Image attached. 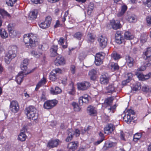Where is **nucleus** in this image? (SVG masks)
<instances>
[{"mask_svg": "<svg viewBox=\"0 0 151 151\" xmlns=\"http://www.w3.org/2000/svg\"><path fill=\"white\" fill-rule=\"evenodd\" d=\"M17 48L15 45L9 47L8 52L6 54L4 58V61L6 64H9L12 60L16 56Z\"/></svg>", "mask_w": 151, "mask_h": 151, "instance_id": "nucleus-1", "label": "nucleus"}, {"mask_svg": "<svg viewBox=\"0 0 151 151\" xmlns=\"http://www.w3.org/2000/svg\"><path fill=\"white\" fill-rule=\"evenodd\" d=\"M23 37L25 43L29 44L31 47L35 46L38 44L37 37L32 33L24 35Z\"/></svg>", "mask_w": 151, "mask_h": 151, "instance_id": "nucleus-2", "label": "nucleus"}, {"mask_svg": "<svg viewBox=\"0 0 151 151\" xmlns=\"http://www.w3.org/2000/svg\"><path fill=\"white\" fill-rule=\"evenodd\" d=\"M26 114L28 118L34 120L38 118V114L36 113V108L33 106H30L26 109Z\"/></svg>", "mask_w": 151, "mask_h": 151, "instance_id": "nucleus-3", "label": "nucleus"}, {"mask_svg": "<svg viewBox=\"0 0 151 151\" xmlns=\"http://www.w3.org/2000/svg\"><path fill=\"white\" fill-rule=\"evenodd\" d=\"M113 99L111 97H109L106 99L105 100V104L106 105L105 110L109 113H113L114 112L115 109L116 108V104L114 105L113 106H111Z\"/></svg>", "mask_w": 151, "mask_h": 151, "instance_id": "nucleus-4", "label": "nucleus"}, {"mask_svg": "<svg viewBox=\"0 0 151 151\" xmlns=\"http://www.w3.org/2000/svg\"><path fill=\"white\" fill-rule=\"evenodd\" d=\"M134 114V112L133 110L131 109H128L126 111L125 114L123 117L124 119L127 123L129 124L133 119Z\"/></svg>", "mask_w": 151, "mask_h": 151, "instance_id": "nucleus-5", "label": "nucleus"}, {"mask_svg": "<svg viewBox=\"0 0 151 151\" xmlns=\"http://www.w3.org/2000/svg\"><path fill=\"white\" fill-rule=\"evenodd\" d=\"M52 18L50 16H47L44 22L38 23L40 27L42 29H45L49 27L51 23Z\"/></svg>", "mask_w": 151, "mask_h": 151, "instance_id": "nucleus-6", "label": "nucleus"}, {"mask_svg": "<svg viewBox=\"0 0 151 151\" xmlns=\"http://www.w3.org/2000/svg\"><path fill=\"white\" fill-rule=\"evenodd\" d=\"M119 83L117 81L114 82L112 84L109 85L106 88L107 93H112L113 92H116L117 90Z\"/></svg>", "mask_w": 151, "mask_h": 151, "instance_id": "nucleus-7", "label": "nucleus"}, {"mask_svg": "<svg viewBox=\"0 0 151 151\" xmlns=\"http://www.w3.org/2000/svg\"><path fill=\"white\" fill-rule=\"evenodd\" d=\"M57 103L58 101L55 99L48 100L44 103V107L46 109H50L55 106Z\"/></svg>", "mask_w": 151, "mask_h": 151, "instance_id": "nucleus-8", "label": "nucleus"}, {"mask_svg": "<svg viewBox=\"0 0 151 151\" xmlns=\"http://www.w3.org/2000/svg\"><path fill=\"white\" fill-rule=\"evenodd\" d=\"M59 140L58 139H51L47 143V147L50 149L57 147L59 145Z\"/></svg>", "mask_w": 151, "mask_h": 151, "instance_id": "nucleus-9", "label": "nucleus"}, {"mask_svg": "<svg viewBox=\"0 0 151 151\" xmlns=\"http://www.w3.org/2000/svg\"><path fill=\"white\" fill-rule=\"evenodd\" d=\"M10 109L12 112H17L19 109V106L18 102L15 101H12L11 102Z\"/></svg>", "mask_w": 151, "mask_h": 151, "instance_id": "nucleus-10", "label": "nucleus"}, {"mask_svg": "<svg viewBox=\"0 0 151 151\" xmlns=\"http://www.w3.org/2000/svg\"><path fill=\"white\" fill-rule=\"evenodd\" d=\"M90 84L89 82L87 81L78 83L77 84L78 88L81 90H85L88 89L90 86Z\"/></svg>", "mask_w": 151, "mask_h": 151, "instance_id": "nucleus-11", "label": "nucleus"}, {"mask_svg": "<svg viewBox=\"0 0 151 151\" xmlns=\"http://www.w3.org/2000/svg\"><path fill=\"white\" fill-rule=\"evenodd\" d=\"M104 58L102 54L98 53L96 54L95 57V63L96 65H99L102 63V60Z\"/></svg>", "mask_w": 151, "mask_h": 151, "instance_id": "nucleus-12", "label": "nucleus"}, {"mask_svg": "<svg viewBox=\"0 0 151 151\" xmlns=\"http://www.w3.org/2000/svg\"><path fill=\"white\" fill-rule=\"evenodd\" d=\"M98 41L99 42V45L102 48H104L107 45V38L105 37L100 36L98 39Z\"/></svg>", "mask_w": 151, "mask_h": 151, "instance_id": "nucleus-13", "label": "nucleus"}, {"mask_svg": "<svg viewBox=\"0 0 151 151\" xmlns=\"http://www.w3.org/2000/svg\"><path fill=\"white\" fill-rule=\"evenodd\" d=\"M65 60L64 58L60 56L57 57L55 60V64L57 66L63 65L65 64Z\"/></svg>", "mask_w": 151, "mask_h": 151, "instance_id": "nucleus-14", "label": "nucleus"}, {"mask_svg": "<svg viewBox=\"0 0 151 151\" xmlns=\"http://www.w3.org/2000/svg\"><path fill=\"white\" fill-rule=\"evenodd\" d=\"M88 96L84 94L79 98V103L80 105H82L83 103H87L88 102Z\"/></svg>", "mask_w": 151, "mask_h": 151, "instance_id": "nucleus-15", "label": "nucleus"}, {"mask_svg": "<svg viewBox=\"0 0 151 151\" xmlns=\"http://www.w3.org/2000/svg\"><path fill=\"white\" fill-rule=\"evenodd\" d=\"M110 24L113 29L115 30L119 29L121 27V25L119 20L115 21L112 20L110 22Z\"/></svg>", "mask_w": 151, "mask_h": 151, "instance_id": "nucleus-16", "label": "nucleus"}, {"mask_svg": "<svg viewBox=\"0 0 151 151\" xmlns=\"http://www.w3.org/2000/svg\"><path fill=\"white\" fill-rule=\"evenodd\" d=\"M27 130L25 127L23 128V129L21 130V132L18 136L19 140L22 141L25 140L27 136L25 133V132Z\"/></svg>", "mask_w": 151, "mask_h": 151, "instance_id": "nucleus-17", "label": "nucleus"}, {"mask_svg": "<svg viewBox=\"0 0 151 151\" xmlns=\"http://www.w3.org/2000/svg\"><path fill=\"white\" fill-rule=\"evenodd\" d=\"M109 77L107 74L102 75L100 78V82L102 84H106L109 82Z\"/></svg>", "mask_w": 151, "mask_h": 151, "instance_id": "nucleus-18", "label": "nucleus"}, {"mask_svg": "<svg viewBox=\"0 0 151 151\" xmlns=\"http://www.w3.org/2000/svg\"><path fill=\"white\" fill-rule=\"evenodd\" d=\"M114 128L113 124H109L104 128V133L105 134H109L111 133L114 130Z\"/></svg>", "mask_w": 151, "mask_h": 151, "instance_id": "nucleus-19", "label": "nucleus"}, {"mask_svg": "<svg viewBox=\"0 0 151 151\" xmlns=\"http://www.w3.org/2000/svg\"><path fill=\"white\" fill-rule=\"evenodd\" d=\"M24 71L19 73L16 77V81L18 83H20L22 81L24 77Z\"/></svg>", "mask_w": 151, "mask_h": 151, "instance_id": "nucleus-20", "label": "nucleus"}, {"mask_svg": "<svg viewBox=\"0 0 151 151\" xmlns=\"http://www.w3.org/2000/svg\"><path fill=\"white\" fill-rule=\"evenodd\" d=\"M46 82L47 81L46 78L43 77L37 84L35 90L36 91L38 90L40 87L44 85Z\"/></svg>", "mask_w": 151, "mask_h": 151, "instance_id": "nucleus-21", "label": "nucleus"}, {"mask_svg": "<svg viewBox=\"0 0 151 151\" xmlns=\"http://www.w3.org/2000/svg\"><path fill=\"white\" fill-rule=\"evenodd\" d=\"M132 91H137L139 90L141 88V84L140 83H135L132 85L131 86Z\"/></svg>", "mask_w": 151, "mask_h": 151, "instance_id": "nucleus-22", "label": "nucleus"}, {"mask_svg": "<svg viewBox=\"0 0 151 151\" xmlns=\"http://www.w3.org/2000/svg\"><path fill=\"white\" fill-rule=\"evenodd\" d=\"M78 144L75 142H72L68 145V148L69 151H74L77 148Z\"/></svg>", "mask_w": 151, "mask_h": 151, "instance_id": "nucleus-23", "label": "nucleus"}, {"mask_svg": "<svg viewBox=\"0 0 151 151\" xmlns=\"http://www.w3.org/2000/svg\"><path fill=\"white\" fill-rule=\"evenodd\" d=\"M126 63L129 67H132L134 63V61L132 58L129 56L126 57Z\"/></svg>", "mask_w": 151, "mask_h": 151, "instance_id": "nucleus-24", "label": "nucleus"}, {"mask_svg": "<svg viewBox=\"0 0 151 151\" xmlns=\"http://www.w3.org/2000/svg\"><path fill=\"white\" fill-rule=\"evenodd\" d=\"M28 63V60L27 59L24 60L20 65V68L23 71L26 70L27 68V65Z\"/></svg>", "mask_w": 151, "mask_h": 151, "instance_id": "nucleus-25", "label": "nucleus"}, {"mask_svg": "<svg viewBox=\"0 0 151 151\" xmlns=\"http://www.w3.org/2000/svg\"><path fill=\"white\" fill-rule=\"evenodd\" d=\"M50 93L52 95H55L60 93L61 92V90L58 87H55V88L51 87L50 90Z\"/></svg>", "mask_w": 151, "mask_h": 151, "instance_id": "nucleus-26", "label": "nucleus"}, {"mask_svg": "<svg viewBox=\"0 0 151 151\" xmlns=\"http://www.w3.org/2000/svg\"><path fill=\"white\" fill-rule=\"evenodd\" d=\"M8 33L4 29H0V36L2 38L6 39L8 37Z\"/></svg>", "mask_w": 151, "mask_h": 151, "instance_id": "nucleus-27", "label": "nucleus"}, {"mask_svg": "<svg viewBox=\"0 0 151 151\" xmlns=\"http://www.w3.org/2000/svg\"><path fill=\"white\" fill-rule=\"evenodd\" d=\"M57 50L58 46L57 45H53L52 46L50 49V51L52 56L53 57L57 55Z\"/></svg>", "mask_w": 151, "mask_h": 151, "instance_id": "nucleus-28", "label": "nucleus"}, {"mask_svg": "<svg viewBox=\"0 0 151 151\" xmlns=\"http://www.w3.org/2000/svg\"><path fill=\"white\" fill-rule=\"evenodd\" d=\"M87 110L90 115H95L96 114L97 111L96 109L92 106H89L88 107Z\"/></svg>", "mask_w": 151, "mask_h": 151, "instance_id": "nucleus-29", "label": "nucleus"}, {"mask_svg": "<svg viewBox=\"0 0 151 151\" xmlns=\"http://www.w3.org/2000/svg\"><path fill=\"white\" fill-rule=\"evenodd\" d=\"M31 54L36 58H39L42 55V52L41 50L37 51L33 50L31 52Z\"/></svg>", "mask_w": 151, "mask_h": 151, "instance_id": "nucleus-30", "label": "nucleus"}, {"mask_svg": "<svg viewBox=\"0 0 151 151\" xmlns=\"http://www.w3.org/2000/svg\"><path fill=\"white\" fill-rule=\"evenodd\" d=\"M96 71L94 69H92L90 71L89 73V75L90 76L91 79L94 80L96 78Z\"/></svg>", "mask_w": 151, "mask_h": 151, "instance_id": "nucleus-31", "label": "nucleus"}, {"mask_svg": "<svg viewBox=\"0 0 151 151\" xmlns=\"http://www.w3.org/2000/svg\"><path fill=\"white\" fill-rule=\"evenodd\" d=\"M124 38L127 40H130L134 38L133 35L129 31H127L124 33Z\"/></svg>", "mask_w": 151, "mask_h": 151, "instance_id": "nucleus-32", "label": "nucleus"}, {"mask_svg": "<svg viewBox=\"0 0 151 151\" xmlns=\"http://www.w3.org/2000/svg\"><path fill=\"white\" fill-rule=\"evenodd\" d=\"M38 13L37 11L36 10H34L31 12L29 14V17L32 19H35L36 18Z\"/></svg>", "mask_w": 151, "mask_h": 151, "instance_id": "nucleus-33", "label": "nucleus"}, {"mask_svg": "<svg viewBox=\"0 0 151 151\" xmlns=\"http://www.w3.org/2000/svg\"><path fill=\"white\" fill-rule=\"evenodd\" d=\"M72 129H69L68 132V136L66 139V141L67 142H69L71 141L73 138V135L72 132Z\"/></svg>", "mask_w": 151, "mask_h": 151, "instance_id": "nucleus-34", "label": "nucleus"}, {"mask_svg": "<svg viewBox=\"0 0 151 151\" xmlns=\"http://www.w3.org/2000/svg\"><path fill=\"white\" fill-rule=\"evenodd\" d=\"M87 40L88 42H93L95 40V37L91 33H89L87 35Z\"/></svg>", "mask_w": 151, "mask_h": 151, "instance_id": "nucleus-35", "label": "nucleus"}, {"mask_svg": "<svg viewBox=\"0 0 151 151\" xmlns=\"http://www.w3.org/2000/svg\"><path fill=\"white\" fill-rule=\"evenodd\" d=\"M110 66L112 70H116L119 69V67L117 63H111L110 64Z\"/></svg>", "mask_w": 151, "mask_h": 151, "instance_id": "nucleus-36", "label": "nucleus"}, {"mask_svg": "<svg viewBox=\"0 0 151 151\" xmlns=\"http://www.w3.org/2000/svg\"><path fill=\"white\" fill-rule=\"evenodd\" d=\"M127 9V6H126L124 5L122 6L121 10L117 14L118 17L122 16L125 13Z\"/></svg>", "mask_w": 151, "mask_h": 151, "instance_id": "nucleus-37", "label": "nucleus"}, {"mask_svg": "<svg viewBox=\"0 0 151 151\" xmlns=\"http://www.w3.org/2000/svg\"><path fill=\"white\" fill-rule=\"evenodd\" d=\"M83 35L82 33L80 32H78L75 34L73 36L74 38L80 40L81 39Z\"/></svg>", "mask_w": 151, "mask_h": 151, "instance_id": "nucleus-38", "label": "nucleus"}, {"mask_svg": "<svg viewBox=\"0 0 151 151\" xmlns=\"http://www.w3.org/2000/svg\"><path fill=\"white\" fill-rule=\"evenodd\" d=\"M142 134L141 133H137L134 136L133 140L134 142H137L141 138Z\"/></svg>", "mask_w": 151, "mask_h": 151, "instance_id": "nucleus-39", "label": "nucleus"}, {"mask_svg": "<svg viewBox=\"0 0 151 151\" xmlns=\"http://www.w3.org/2000/svg\"><path fill=\"white\" fill-rule=\"evenodd\" d=\"M0 14L3 16L10 17V14L3 9H0Z\"/></svg>", "mask_w": 151, "mask_h": 151, "instance_id": "nucleus-40", "label": "nucleus"}, {"mask_svg": "<svg viewBox=\"0 0 151 151\" xmlns=\"http://www.w3.org/2000/svg\"><path fill=\"white\" fill-rule=\"evenodd\" d=\"M49 77L50 79L52 81H55L57 79L56 74L52 71L50 73Z\"/></svg>", "mask_w": 151, "mask_h": 151, "instance_id": "nucleus-41", "label": "nucleus"}, {"mask_svg": "<svg viewBox=\"0 0 151 151\" xmlns=\"http://www.w3.org/2000/svg\"><path fill=\"white\" fill-rule=\"evenodd\" d=\"M128 20L130 23L135 22L137 21V18L135 16H132L129 17Z\"/></svg>", "mask_w": 151, "mask_h": 151, "instance_id": "nucleus-42", "label": "nucleus"}, {"mask_svg": "<svg viewBox=\"0 0 151 151\" xmlns=\"http://www.w3.org/2000/svg\"><path fill=\"white\" fill-rule=\"evenodd\" d=\"M9 35L11 37L14 38L17 35V32L15 30L12 29H9Z\"/></svg>", "mask_w": 151, "mask_h": 151, "instance_id": "nucleus-43", "label": "nucleus"}, {"mask_svg": "<svg viewBox=\"0 0 151 151\" xmlns=\"http://www.w3.org/2000/svg\"><path fill=\"white\" fill-rule=\"evenodd\" d=\"M111 58L115 60H117L120 58V55L116 52H114L111 54Z\"/></svg>", "mask_w": 151, "mask_h": 151, "instance_id": "nucleus-44", "label": "nucleus"}, {"mask_svg": "<svg viewBox=\"0 0 151 151\" xmlns=\"http://www.w3.org/2000/svg\"><path fill=\"white\" fill-rule=\"evenodd\" d=\"M72 104L75 111H80V108L77 104L73 102L72 103Z\"/></svg>", "mask_w": 151, "mask_h": 151, "instance_id": "nucleus-45", "label": "nucleus"}, {"mask_svg": "<svg viewBox=\"0 0 151 151\" xmlns=\"http://www.w3.org/2000/svg\"><path fill=\"white\" fill-rule=\"evenodd\" d=\"M145 55L147 58L151 56V48L149 47L147 48V50L145 52Z\"/></svg>", "mask_w": 151, "mask_h": 151, "instance_id": "nucleus-46", "label": "nucleus"}, {"mask_svg": "<svg viewBox=\"0 0 151 151\" xmlns=\"http://www.w3.org/2000/svg\"><path fill=\"white\" fill-rule=\"evenodd\" d=\"M136 75L137 76L139 80L141 81H144V75L140 73L137 72L136 73Z\"/></svg>", "mask_w": 151, "mask_h": 151, "instance_id": "nucleus-47", "label": "nucleus"}, {"mask_svg": "<svg viewBox=\"0 0 151 151\" xmlns=\"http://www.w3.org/2000/svg\"><path fill=\"white\" fill-rule=\"evenodd\" d=\"M16 1L17 0H6V3L8 6L12 7Z\"/></svg>", "mask_w": 151, "mask_h": 151, "instance_id": "nucleus-48", "label": "nucleus"}, {"mask_svg": "<svg viewBox=\"0 0 151 151\" xmlns=\"http://www.w3.org/2000/svg\"><path fill=\"white\" fill-rule=\"evenodd\" d=\"M72 132L73 133V135H75L76 137H78L80 134V131L79 129H75L74 131L72 130Z\"/></svg>", "mask_w": 151, "mask_h": 151, "instance_id": "nucleus-49", "label": "nucleus"}, {"mask_svg": "<svg viewBox=\"0 0 151 151\" xmlns=\"http://www.w3.org/2000/svg\"><path fill=\"white\" fill-rule=\"evenodd\" d=\"M123 38L122 37H117L116 38H115L116 42L119 44H121L123 41Z\"/></svg>", "mask_w": 151, "mask_h": 151, "instance_id": "nucleus-50", "label": "nucleus"}, {"mask_svg": "<svg viewBox=\"0 0 151 151\" xmlns=\"http://www.w3.org/2000/svg\"><path fill=\"white\" fill-rule=\"evenodd\" d=\"M143 2L146 6L148 7H151V0H143Z\"/></svg>", "mask_w": 151, "mask_h": 151, "instance_id": "nucleus-51", "label": "nucleus"}, {"mask_svg": "<svg viewBox=\"0 0 151 151\" xmlns=\"http://www.w3.org/2000/svg\"><path fill=\"white\" fill-rule=\"evenodd\" d=\"M64 39L63 38H60L58 41V43L62 45V47L64 48H65L67 47V45H63L64 43Z\"/></svg>", "mask_w": 151, "mask_h": 151, "instance_id": "nucleus-52", "label": "nucleus"}, {"mask_svg": "<svg viewBox=\"0 0 151 151\" xmlns=\"http://www.w3.org/2000/svg\"><path fill=\"white\" fill-rule=\"evenodd\" d=\"M69 86L71 87V90L68 91V93L71 95H73L74 93V89L73 84H70Z\"/></svg>", "mask_w": 151, "mask_h": 151, "instance_id": "nucleus-53", "label": "nucleus"}, {"mask_svg": "<svg viewBox=\"0 0 151 151\" xmlns=\"http://www.w3.org/2000/svg\"><path fill=\"white\" fill-rule=\"evenodd\" d=\"M86 55L83 53H80L78 56V58L80 60H82L85 59Z\"/></svg>", "mask_w": 151, "mask_h": 151, "instance_id": "nucleus-54", "label": "nucleus"}, {"mask_svg": "<svg viewBox=\"0 0 151 151\" xmlns=\"http://www.w3.org/2000/svg\"><path fill=\"white\" fill-rule=\"evenodd\" d=\"M52 71L56 74L57 73H62V70L61 69L59 68H57L53 69Z\"/></svg>", "mask_w": 151, "mask_h": 151, "instance_id": "nucleus-55", "label": "nucleus"}, {"mask_svg": "<svg viewBox=\"0 0 151 151\" xmlns=\"http://www.w3.org/2000/svg\"><path fill=\"white\" fill-rule=\"evenodd\" d=\"M31 1L35 4H41L43 2V0H31Z\"/></svg>", "mask_w": 151, "mask_h": 151, "instance_id": "nucleus-56", "label": "nucleus"}, {"mask_svg": "<svg viewBox=\"0 0 151 151\" xmlns=\"http://www.w3.org/2000/svg\"><path fill=\"white\" fill-rule=\"evenodd\" d=\"M142 89L143 91L147 92L149 91V88L148 86L144 85L142 87Z\"/></svg>", "mask_w": 151, "mask_h": 151, "instance_id": "nucleus-57", "label": "nucleus"}, {"mask_svg": "<svg viewBox=\"0 0 151 151\" xmlns=\"http://www.w3.org/2000/svg\"><path fill=\"white\" fill-rule=\"evenodd\" d=\"M133 75L131 73H127L126 75V77L130 81L131 80Z\"/></svg>", "mask_w": 151, "mask_h": 151, "instance_id": "nucleus-58", "label": "nucleus"}, {"mask_svg": "<svg viewBox=\"0 0 151 151\" xmlns=\"http://www.w3.org/2000/svg\"><path fill=\"white\" fill-rule=\"evenodd\" d=\"M45 93L44 92H43L40 97L41 101H44L45 99Z\"/></svg>", "mask_w": 151, "mask_h": 151, "instance_id": "nucleus-59", "label": "nucleus"}, {"mask_svg": "<svg viewBox=\"0 0 151 151\" xmlns=\"http://www.w3.org/2000/svg\"><path fill=\"white\" fill-rule=\"evenodd\" d=\"M146 20L148 25H151V17L148 16L147 17Z\"/></svg>", "mask_w": 151, "mask_h": 151, "instance_id": "nucleus-60", "label": "nucleus"}, {"mask_svg": "<svg viewBox=\"0 0 151 151\" xmlns=\"http://www.w3.org/2000/svg\"><path fill=\"white\" fill-rule=\"evenodd\" d=\"M151 75V73H149L147 75H144V81L149 79Z\"/></svg>", "mask_w": 151, "mask_h": 151, "instance_id": "nucleus-61", "label": "nucleus"}, {"mask_svg": "<svg viewBox=\"0 0 151 151\" xmlns=\"http://www.w3.org/2000/svg\"><path fill=\"white\" fill-rule=\"evenodd\" d=\"M75 67L74 65H72L71 66L70 70L72 74H74L75 72Z\"/></svg>", "mask_w": 151, "mask_h": 151, "instance_id": "nucleus-62", "label": "nucleus"}, {"mask_svg": "<svg viewBox=\"0 0 151 151\" xmlns=\"http://www.w3.org/2000/svg\"><path fill=\"white\" fill-rule=\"evenodd\" d=\"M146 68V66H142L140 68L138 69L137 71L138 72L139 71H144Z\"/></svg>", "mask_w": 151, "mask_h": 151, "instance_id": "nucleus-63", "label": "nucleus"}, {"mask_svg": "<svg viewBox=\"0 0 151 151\" xmlns=\"http://www.w3.org/2000/svg\"><path fill=\"white\" fill-rule=\"evenodd\" d=\"M115 38H116L117 37H122L121 36V32L119 31H117L115 35Z\"/></svg>", "mask_w": 151, "mask_h": 151, "instance_id": "nucleus-64", "label": "nucleus"}]
</instances>
